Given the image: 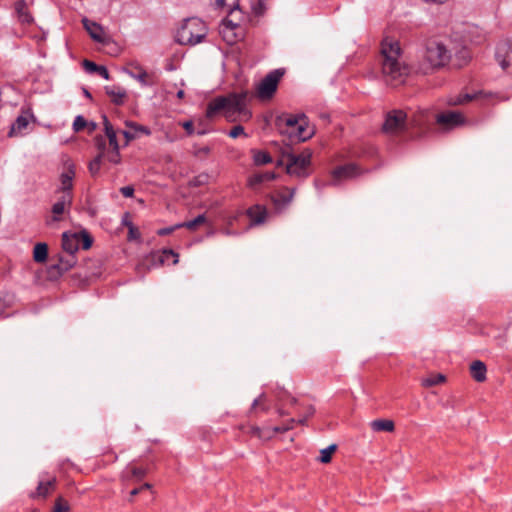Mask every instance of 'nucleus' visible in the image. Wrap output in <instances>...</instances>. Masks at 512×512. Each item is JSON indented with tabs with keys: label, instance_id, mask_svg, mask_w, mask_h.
Listing matches in <instances>:
<instances>
[{
	"label": "nucleus",
	"instance_id": "1",
	"mask_svg": "<svg viewBox=\"0 0 512 512\" xmlns=\"http://www.w3.org/2000/svg\"><path fill=\"white\" fill-rule=\"evenodd\" d=\"M402 50L398 41L385 38L381 43V70L385 81L394 86L404 82L410 73V68L399 58Z\"/></svg>",
	"mask_w": 512,
	"mask_h": 512
},
{
	"label": "nucleus",
	"instance_id": "2",
	"mask_svg": "<svg viewBox=\"0 0 512 512\" xmlns=\"http://www.w3.org/2000/svg\"><path fill=\"white\" fill-rule=\"evenodd\" d=\"M248 100V91L232 92L226 96L216 97L208 104L206 117L213 118L217 113L223 112L227 118L238 115L248 120L252 115L247 108Z\"/></svg>",
	"mask_w": 512,
	"mask_h": 512
},
{
	"label": "nucleus",
	"instance_id": "3",
	"mask_svg": "<svg viewBox=\"0 0 512 512\" xmlns=\"http://www.w3.org/2000/svg\"><path fill=\"white\" fill-rule=\"evenodd\" d=\"M79 239L76 232L66 231L62 234V248L66 256H59L57 263L48 267L49 280H57L63 273L73 268L76 264L75 253L79 250Z\"/></svg>",
	"mask_w": 512,
	"mask_h": 512
},
{
	"label": "nucleus",
	"instance_id": "4",
	"mask_svg": "<svg viewBox=\"0 0 512 512\" xmlns=\"http://www.w3.org/2000/svg\"><path fill=\"white\" fill-rule=\"evenodd\" d=\"M207 35L206 24L197 17L188 18L177 31L176 40L181 45H196Z\"/></svg>",
	"mask_w": 512,
	"mask_h": 512
},
{
	"label": "nucleus",
	"instance_id": "5",
	"mask_svg": "<svg viewBox=\"0 0 512 512\" xmlns=\"http://www.w3.org/2000/svg\"><path fill=\"white\" fill-rule=\"evenodd\" d=\"M283 157L287 158V174L298 178H306L309 176L308 168L311 163L310 152L305 151L300 154H294L288 151H284Z\"/></svg>",
	"mask_w": 512,
	"mask_h": 512
},
{
	"label": "nucleus",
	"instance_id": "6",
	"mask_svg": "<svg viewBox=\"0 0 512 512\" xmlns=\"http://www.w3.org/2000/svg\"><path fill=\"white\" fill-rule=\"evenodd\" d=\"M423 57L424 60L428 63V67L423 69L424 73H427L428 69L444 66L451 58L446 47L442 43L436 41H429L426 44Z\"/></svg>",
	"mask_w": 512,
	"mask_h": 512
},
{
	"label": "nucleus",
	"instance_id": "7",
	"mask_svg": "<svg viewBox=\"0 0 512 512\" xmlns=\"http://www.w3.org/2000/svg\"><path fill=\"white\" fill-rule=\"evenodd\" d=\"M284 69H275L269 72L257 87V96L261 100L271 99L275 94L278 83L284 75Z\"/></svg>",
	"mask_w": 512,
	"mask_h": 512
},
{
	"label": "nucleus",
	"instance_id": "8",
	"mask_svg": "<svg viewBox=\"0 0 512 512\" xmlns=\"http://www.w3.org/2000/svg\"><path fill=\"white\" fill-rule=\"evenodd\" d=\"M407 115L402 110H392L385 116L382 131L385 134H398L407 131Z\"/></svg>",
	"mask_w": 512,
	"mask_h": 512
},
{
	"label": "nucleus",
	"instance_id": "9",
	"mask_svg": "<svg viewBox=\"0 0 512 512\" xmlns=\"http://www.w3.org/2000/svg\"><path fill=\"white\" fill-rule=\"evenodd\" d=\"M361 173L360 168L354 163H348L336 167L332 172L331 185H337V182L342 179H350Z\"/></svg>",
	"mask_w": 512,
	"mask_h": 512
},
{
	"label": "nucleus",
	"instance_id": "10",
	"mask_svg": "<svg viewBox=\"0 0 512 512\" xmlns=\"http://www.w3.org/2000/svg\"><path fill=\"white\" fill-rule=\"evenodd\" d=\"M75 173V165L70 160H67L59 178L61 187L58 190L63 192V195L71 194Z\"/></svg>",
	"mask_w": 512,
	"mask_h": 512
},
{
	"label": "nucleus",
	"instance_id": "11",
	"mask_svg": "<svg viewBox=\"0 0 512 512\" xmlns=\"http://www.w3.org/2000/svg\"><path fill=\"white\" fill-rule=\"evenodd\" d=\"M288 133L292 141L304 142L312 137L314 130L308 126L307 117H303L302 121L294 128V131L292 130Z\"/></svg>",
	"mask_w": 512,
	"mask_h": 512
},
{
	"label": "nucleus",
	"instance_id": "12",
	"mask_svg": "<svg viewBox=\"0 0 512 512\" xmlns=\"http://www.w3.org/2000/svg\"><path fill=\"white\" fill-rule=\"evenodd\" d=\"M436 121L440 125L453 128L462 125L464 123V118L459 112L449 111L447 113H440L436 115Z\"/></svg>",
	"mask_w": 512,
	"mask_h": 512
},
{
	"label": "nucleus",
	"instance_id": "13",
	"mask_svg": "<svg viewBox=\"0 0 512 512\" xmlns=\"http://www.w3.org/2000/svg\"><path fill=\"white\" fill-rule=\"evenodd\" d=\"M82 22L86 31L94 41L102 44L108 42L109 38L104 35L103 28L98 23L90 21L87 18H84Z\"/></svg>",
	"mask_w": 512,
	"mask_h": 512
},
{
	"label": "nucleus",
	"instance_id": "14",
	"mask_svg": "<svg viewBox=\"0 0 512 512\" xmlns=\"http://www.w3.org/2000/svg\"><path fill=\"white\" fill-rule=\"evenodd\" d=\"M495 59L500 67L505 71L512 63V44L505 46H498L495 52Z\"/></svg>",
	"mask_w": 512,
	"mask_h": 512
},
{
	"label": "nucleus",
	"instance_id": "15",
	"mask_svg": "<svg viewBox=\"0 0 512 512\" xmlns=\"http://www.w3.org/2000/svg\"><path fill=\"white\" fill-rule=\"evenodd\" d=\"M170 257H173V265L178 263L179 255L172 249H163L162 252L152 253L149 259L153 265H163Z\"/></svg>",
	"mask_w": 512,
	"mask_h": 512
},
{
	"label": "nucleus",
	"instance_id": "16",
	"mask_svg": "<svg viewBox=\"0 0 512 512\" xmlns=\"http://www.w3.org/2000/svg\"><path fill=\"white\" fill-rule=\"evenodd\" d=\"M276 179V174L273 171H267L263 173H256L252 175L248 180V185L253 190H258V187L264 182H270Z\"/></svg>",
	"mask_w": 512,
	"mask_h": 512
},
{
	"label": "nucleus",
	"instance_id": "17",
	"mask_svg": "<svg viewBox=\"0 0 512 512\" xmlns=\"http://www.w3.org/2000/svg\"><path fill=\"white\" fill-rule=\"evenodd\" d=\"M267 209L262 205H255L247 210V215L251 219L252 224L260 225L265 222L267 217Z\"/></svg>",
	"mask_w": 512,
	"mask_h": 512
},
{
	"label": "nucleus",
	"instance_id": "18",
	"mask_svg": "<svg viewBox=\"0 0 512 512\" xmlns=\"http://www.w3.org/2000/svg\"><path fill=\"white\" fill-rule=\"evenodd\" d=\"M55 484H56L55 477H53L52 479H50L48 481H40L38 483L36 491L32 492L30 494V498H32V499L39 498V497L46 498L49 495L50 490L55 487Z\"/></svg>",
	"mask_w": 512,
	"mask_h": 512
},
{
	"label": "nucleus",
	"instance_id": "19",
	"mask_svg": "<svg viewBox=\"0 0 512 512\" xmlns=\"http://www.w3.org/2000/svg\"><path fill=\"white\" fill-rule=\"evenodd\" d=\"M14 8L17 18L21 23L30 24L33 22V17L28 10V6L25 0L16 1Z\"/></svg>",
	"mask_w": 512,
	"mask_h": 512
},
{
	"label": "nucleus",
	"instance_id": "20",
	"mask_svg": "<svg viewBox=\"0 0 512 512\" xmlns=\"http://www.w3.org/2000/svg\"><path fill=\"white\" fill-rule=\"evenodd\" d=\"M487 368L484 362L480 360L473 361L470 365V373L472 378L477 382L486 380Z\"/></svg>",
	"mask_w": 512,
	"mask_h": 512
},
{
	"label": "nucleus",
	"instance_id": "21",
	"mask_svg": "<svg viewBox=\"0 0 512 512\" xmlns=\"http://www.w3.org/2000/svg\"><path fill=\"white\" fill-rule=\"evenodd\" d=\"M105 92L112 98V102L115 105H122L124 98L126 97V90L120 86H106Z\"/></svg>",
	"mask_w": 512,
	"mask_h": 512
},
{
	"label": "nucleus",
	"instance_id": "22",
	"mask_svg": "<svg viewBox=\"0 0 512 512\" xmlns=\"http://www.w3.org/2000/svg\"><path fill=\"white\" fill-rule=\"evenodd\" d=\"M29 124L28 116L19 115L15 121L12 123L8 136L14 137L17 135H21L22 132L27 128Z\"/></svg>",
	"mask_w": 512,
	"mask_h": 512
},
{
	"label": "nucleus",
	"instance_id": "23",
	"mask_svg": "<svg viewBox=\"0 0 512 512\" xmlns=\"http://www.w3.org/2000/svg\"><path fill=\"white\" fill-rule=\"evenodd\" d=\"M288 190V188H286ZM295 189H289V194L286 195L282 192H278L276 195H269L270 201L273 203V205L279 209L282 206H285L289 204L294 196Z\"/></svg>",
	"mask_w": 512,
	"mask_h": 512
},
{
	"label": "nucleus",
	"instance_id": "24",
	"mask_svg": "<svg viewBox=\"0 0 512 512\" xmlns=\"http://www.w3.org/2000/svg\"><path fill=\"white\" fill-rule=\"evenodd\" d=\"M102 119H103L105 135L108 138L109 145L115 149L119 148L116 131L114 130L113 125L110 123V121L106 115H102Z\"/></svg>",
	"mask_w": 512,
	"mask_h": 512
},
{
	"label": "nucleus",
	"instance_id": "25",
	"mask_svg": "<svg viewBox=\"0 0 512 512\" xmlns=\"http://www.w3.org/2000/svg\"><path fill=\"white\" fill-rule=\"evenodd\" d=\"M83 67H84L85 71L88 73H91V74L97 73L106 80H108L110 78L109 71L107 70V68L102 65H97L93 61H90L87 59L84 60Z\"/></svg>",
	"mask_w": 512,
	"mask_h": 512
},
{
	"label": "nucleus",
	"instance_id": "26",
	"mask_svg": "<svg viewBox=\"0 0 512 512\" xmlns=\"http://www.w3.org/2000/svg\"><path fill=\"white\" fill-rule=\"evenodd\" d=\"M472 56L467 47H461L459 50L455 52L454 55V65L458 68H461L469 63Z\"/></svg>",
	"mask_w": 512,
	"mask_h": 512
},
{
	"label": "nucleus",
	"instance_id": "27",
	"mask_svg": "<svg viewBox=\"0 0 512 512\" xmlns=\"http://www.w3.org/2000/svg\"><path fill=\"white\" fill-rule=\"evenodd\" d=\"M370 425L375 432H393L395 429L394 422L389 419H376L372 421Z\"/></svg>",
	"mask_w": 512,
	"mask_h": 512
},
{
	"label": "nucleus",
	"instance_id": "28",
	"mask_svg": "<svg viewBox=\"0 0 512 512\" xmlns=\"http://www.w3.org/2000/svg\"><path fill=\"white\" fill-rule=\"evenodd\" d=\"M72 202V195L67 194L63 195L56 203L52 206V213L54 214L53 220L58 221L59 218L58 215H61L64 212L66 203L71 204Z\"/></svg>",
	"mask_w": 512,
	"mask_h": 512
},
{
	"label": "nucleus",
	"instance_id": "29",
	"mask_svg": "<svg viewBox=\"0 0 512 512\" xmlns=\"http://www.w3.org/2000/svg\"><path fill=\"white\" fill-rule=\"evenodd\" d=\"M146 473L147 471L145 468L130 466L126 468L125 478L127 480L138 482L145 477Z\"/></svg>",
	"mask_w": 512,
	"mask_h": 512
},
{
	"label": "nucleus",
	"instance_id": "30",
	"mask_svg": "<svg viewBox=\"0 0 512 512\" xmlns=\"http://www.w3.org/2000/svg\"><path fill=\"white\" fill-rule=\"evenodd\" d=\"M48 257V245L44 242L37 243L33 249V259L37 263H43Z\"/></svg>",
	"mask_w": 512,
	"mask_h": 512
},
{
	"label": "nucleus",
	"instance_id": "31",
	"mask_svg": "<svg viewBox=\"0 0 512 512\" xmlns=\"http://www.w3.org/2000/svg\"><path fill=\"white\" fill-rule=\"evenodd\" d=\"M253 153V162L255 165H265L272 162V157L266 151L255 150L251 151Z\"/></svg>",
	"mask_w": 512,
	"mask_h": 512
},
{
	"label": "nucleus",
	"instance_id": "32",
	"mask_svg": "<svg viewBox=\"0 0 512 512\" xmlns=\"http://www.w3.org/2000/svg\"><path fill=\"white\" fill-rule=\"evenodd\" d=\"M306 117L304 114L300 115H289L286 117H280L279 121L284 122L287 127V133L289 131H294V128L302 121V118Z\"/></svg>",
	"mask_w": 512,
	"mask_h": 512
},
{
	"label": "nucleus",
	"instance_id": "33",
	"mask_svg": "<svg viewBox=\"0 0 512 512\" xmlns=\"http://www.w3.org/2000/svg\"><path fill=\"white\" fill-rule=\"evenodd\" d=\"M77 233V237L79 239V246L82 247L84 250H88L91 248L93 244V238L90 235V233L86 229H82Z\"/></svg>",
	"mask_w": 512,
	"mask_h": 512
},
{
	"label": "nucleus",
	"instance_id": "34",
	"mask_svg": "<svg viewBox=\"0 0 512 512\" xmlns=\"http://www.w3.org/2000/svg\"><path fill=\"white\" fill-rule=\"evenodd\" d=\"M238 27H239V25L234 23L232 20H230L228 18L223 19L221 33L223 35L224 40L230 44H233L234 39H228V37L226 36V31L233 32L234 29H236Z\"/></svg>",
	"mask_w": 512,
	"mask_h": 512
},
{
	"label": "nucleus",
	"instance_id": "35",
	"mask_svg": "<svg viewBox=\"0 0 512 512\" xmlns=\"http://www.w3.org/2000/svg\"><path fill=\"white\" fill-rule=\"evenodd\" d=\"M205 222H206V217L204 214H201V215H198L193 220L176 224V227H181V228L185 227L189 230H195L199 225L204 224Z\"/></svg>",
	"mask_w": 512,
	"mask_h": 512
},
{
	"label": "nucleus",
	"instance_id": "36",
	"mask_svg": "<svg viewBox=\"0 0 512 512\" xmlns=\"http://www.w3.org/2000/svg\"><path fill=\"white\" fill-rule=\"evenodd\" d=\"M336 449H337L336 444H331L328 447L322 449L320 451L319 461L321 463H329L331 461L332 454L336 451Z\"/></svg>",
	"mask_w": 512,
	"mask_h": 512
},
{
	"label": "nucleus",
	"instance_id": "37",
	"mask_svg": "<svg viewBox=\"0 0 512 512\" xmlns=\"http://www.w3.org/2000/svg\"><path fill=\"white\" fill-rule=\"evenodd\" d=\"M103 157V153H99L92 161H90L88 169L92 176L99 173Z\"/></svg>",
	"mask_w": 512,
	"mask_h": 512
},
{
	"label": "nucleus",
	"instance_id": "38",
	"mask_svg": "<svg viewBox=\"0 0 512 512\" xmlns=\"http://www.w3.org/2000/svg\"><path fill=\"white\" fill-rule=\"evenodd\" d=\"M445 381V376L443 374L432 375L423 380L422 385L425 387H432L438 385Z\"/></svg>",
	"mask_w": 512,
	"mask_h": 512
},
{
	"label": "nucleus",
	"instance_id": "39",
	"mask_svg": "<svg viewBox=\"0 0 512 512\" xmlns=\"http://www.w3.org/2000/svg\"><path fill=\"white\" fill-rule=\"evenodd\" d=\"M208 180H209V175L202 173V174L195 176L190 181V185L193 187H200V186L206 185L208 183Z\"/></svg>",
	"mask_w": 512,
	"mask_h": 512
},
{
	"label": "nucleus",
	"instance_id": "40",
	"mask_svg": "<svg viewBox=\"0 0 512 512\" xmlns=\"http://www.w3.org/2000/svg\"><path fill=\"white\" fill-rule=\"evenodd\" d=\"M137 69L139 70V73L138 74L130 73L131 77L138 80L144 86L150 85V83H148V81H147V77H148L147 72L140 66H138Z\"/></svg>",
	"mask_w": 512,
	"mask_h": 512
},
{
	"label": "nucleus",
	"instance_id": "41",
	"mask_svg": "<svg viewBox=\"0 0 512 512\" xmlns=\"http://www.w3.org/2000/svg\"><path fill=\"white\" fill-rule=\"evenodd\" d=\"M68 511H69L68 503L62 497L57 498L52 512H68Z\"/></svg>",
	"mask_w": 512,
	"mask_h": 512
},
{
	"label": "nucleus",
	"instance_id": "42",
	"mask_svg": "<svg viewBox=\"0 0 512 512\" xmlns=\"http://www.w3.org/2000/svg\"><path fill=\"white\" fill-rule=\"evenodd\" d=\"M87 125H88V121L82 115H78L74 119L73 129L75 132H79V131L83 130Z\"/></svg>",
	"mask_w": 512,
	"mask_h": 512
},
{
	"label": "nucleus",
	"instance_id": "43",
	"mask_svg": "<svg viewBox=\"0 0 512 512\" xmlns=\"http://www.w3.org/2000/svg\"><path fill=\"white\" fill-rule=\"evenodd\" d=\"M226 5V0H215V8L222 9ZM231 8L229 13H233L235 10H239V0H233L230 4Z\"/></svg>",
	"mask_w": 512,
	"mask_h": 512
},
{
	"label": "nucleus",
	"instance_id": "44",
	"mask_svg": "<svg viewBox=\"0 0 512 512\" xmlns=\"http://www.w3.org/2000/svg\"><path fill=\"white\" fill-rule=\"evenodd\" d=\"M475 98H476V94H469V93L461 94L454 100L453 104L454 105L465 104V103L472 101Z\"/></svg>",
	"mask_w": 512,
	"mask_h": 512
},
{
	"label": "nucleus",
	"instance_id": "45",
	"mask_svg": "<svg viewBox=\"0 0 512 512\" xmlns=\"http://www.w3.org/2000/svg\"><path fill=\"white\" fill-rule=\"evenodd\" d=\"M126 125L136 132H141L145 135L151 134V130L147 126H143V125L137 124L135 122H127Z\"/></svg>",
	"mask_w": 512,
	"mask_h": 512
},
{
	"label": "nucleus",
	"instance_id": "46",
	"mask_svg": "<svg viewBox=\"0 0 512 512\" xmlns=\"http://www.w3.org/2000/svg\"><path fill=\"white\" fill-rule=\"evenodd\" d=\"M276 397L279 401H283L284 399L286 398H290V402L292 405H296L298 400L291 396L287 391H285L284 389H280L278 392H276Z\"/></svg>",
	"mask_w": 512,
	"mask_h": 512
},
{
	"label": "nucleus",
	"instance_id": "47",
	"mask_svg": "<svg viewBox=\"0 0 512 512\" xmlns=\"http://www.w3.org/2000/svg\"><path fill=\"white\" fill-rule=\"evenodd\" d=\"M295 422H296V421H295V419H293V418H292V419H290V420L288 421V424H284V425H282V426H275V427H272V430H273L274 435H275L276 433H283V432H286V431H288V430L292 429V428H293V424H294Z\"/></svg>",
	"mask_w": 512,
	"mask_h": 512
},
{
	"label": "nucleus",
	"instance_id": "48",
	"mask_svg": "<svg viewBox=\"0 0 512 512\" xmlns=\"http://www.w3.org/2000/svg\"><path fill=\"white\" fill-rule=\"evenodd\" d=\"M94 143H95V146L97 147V149L99 150V153H103V155H104L105 154V150H106V140H105V138L102 135H97L94 138Z\"/></svg>",
	"mask_w": 512,
	"mask_h": 512
},
{
	"label": "nucleus",
	"instance_id": "49",
	"mask_svg": "<svg viewBox=\"0 0 512 512\" xmlns=\"http://www.w3.org/2000/svg\"><path fill=\"white\" fill-rule=\"evenodd\" d=\"M107 159L109 162H111L113 164H119L121 161L119 148H116V149L112 148V151L107 154Z\"/></svg>",
	"mask_w": 512,
	"mask_h": 512
},
{
	"label": "nucleus",
	"instance_id": "50",
	"mask_svg": "<svg viewBox=\"0 0 512 512\" xmlns=\"http://www.w3.org/2000/svg\"><path fill=\"white\" fill-rule=\"evenodd\" d=\"M139 238H140L139 230L133 225L132 222H129L128 239L129 240H137Z\"/></svg>",
	"mask_w": 512,
	"mask_h": 512
},
{
	"label": "nucleus",
	"instance_id": "51",
	"mask_svg": "<svg viewBox=\"0 0 512 512\" xmlns=\"http://www.w3.org/2000/svg\"><path fill=\"white\" fill-rule=\"evenodd\" d=\"M274 436L272 428H261V433L259 434V439L261 440H269Z\"/></svg>",
	"mask_w": 512,
	"mask_h": 512
},
{
	"label": "nucleus",
	"instance_id": "52",
	"mask_svg": "<svg viewBox=\"0 0 512 512\" xmlns=\"http://www.w3.org/2000/svg\"><path fill=\"white\" fill-rule=\"evenodd\" d=\"M242 134L245 135V132H244V128L241 125L234 126L229 132V136L231 138H237L239 135H242Z\"/></svg>",
	"mask_w": 512,
	"mask_h": 512
},
{
	"label": "nucleus",
	"instance_id": "53",
	"mask_svg": "<svg viewBox=\"0 0 512 512\" xmlns=\"http://www.w3.org/2000/svg\"><path fill=\"white\" fill-rule=\"evenodd\" d=\"M134 191L135 189L131 185L124 186L120 189L121 194L126 198L132 197L134 195Z\"/></svg>",
	"mask_w": 512,
	"mask_h": 512
},
{
	"label": "nucleus",
	"instance_id": "54",
	"mask_svg": "<svg viewBox=\"0 0 512 512\" xmlns=\"http://www.w3.org/2000/svg\"><path fill=\"white\" fill-rule=\"evenodd\" d=\"M211 149L209 146L199 147L195 150L194 154L196 157L207 156L210 153Z\"/></svg>",
	"mask_w": 512,
	"mask_h": 512
},
{
	"label": "nucleus",
	"instance_id": "55",
	"mask_svg": "<svg viewBox=\"0 0 512 512\" xmlns=\"http://www.w3.org/2000/svg\"><path fill=\"white\" fill-rule=\"evenodd\" d=\"M178 228L179 227H176V225L170 226V227H164V228L159 229L157 231V234L160 235V236L169 235V234H171L172 232H174Z\"/></svg>",
	"mask_w": 512,
	"mask_h": 512
},
{
	"label": "nucleus",
	"instance_id": "56",
	"mask_svg": "<svg viewBox=\"0 0 512 512\" xmlns=\"http://www.w3.org/2000/svg\"><path fill=\"white\" fill-rule=\"evenodd\" d=\"M182 127L185 129L188 135H192L196 132L192 121L183 122Z\"/></svg>",
	"mask_w": 512,
	"mask_h": 512
},
{
	"label": "nucleus",
	"instance_id": "57",
	"mask_svg": "<svg viewBox=\"0 0 512 512\" xmlns=\"http://www.w3.org/2000/svg\"><path fill=\"white\" fill-rule=\"evenodd\" d=\"M266 399V395L265 393H262L258 398H256L252 405H251V410L250 412H252L260 403H262L264 400Z\"/></svg>",
	"mask_w": 512,
	"mask_h": 512
},
{
	"label": "nucleus",
	"instance_id": "58",
	"mask_svg": "<svg viewBox=\"0 0 512 512\" xmlns=\"http://www.w3.org/2000/svg\"><path fill=\"white\" fill-rule=\"evenodd\" d=\"M247 433L258 438L261 433V428L258 426H250L248 427Z\"/></svg>",
	"mask_w": 512,
	"mask_h": 512
},
{
	"label": "nucleus",
	"instance_id": "59",
	"mask_svg": "<svg viewBox=\"0 0 512 512\" xmlns=\"http://www.w3.org/2000/svg\"><path fill=\"white\" fill-rule=\"evenodd\" d=\"M209 131H210L209 129H207L203 126V122L200 121L198 124V128L196 130V133L201 136V135H205V134L209 133Z\"/></svg>",
	"mask_w": 512,
	"mask_h": 512
},
{
	"label": "nucleus",
	"instance_id": "60",
	"mask_svg": "<svg viewBox=\"0 0 512 512\" xmlns=\"http://www.w3.org/2000/svg\"><path fill=\"white\" fill-rule=\"evenodd\" d=\"M122 134H123V136L126 139V144H128L130 141H132L133 139L136 138V135L134 133L129 132V131H123Z\"/></svg>",
	"mask_w": 512,
	"mask_h": 512
},
{
	"label": "nucleus",
	"instance_id": "61",
	"mask_svg": "<svg viewBox=\"0 0 512 512\" xmlns=\"http://www.w3.org/2000/svg\"><path fill=\"white\" fill-rule=\"evenodd\" d=\"M140 492H142V488H134L133 490H131L130 492V497L128 499V501L132 502L133 501V497L138 495Z\"/></svg>",
	"mask_w": 512,
	"mask_h": 512
},
{
	"label": "nucleus",
	"instance_id": "62",
	"mask_svg": "<svg viewBox=\"0 0 512 512\" xmlns=\"http://www.w3.org/2000/svg\"><path fill=\"white\" fill-rule=\"evenodd\" d=\"M315 411H316V410H315V407H314V406H312V405H309V406L307 407L305 417H307V418L311 417L312 415H314Z\"/></svg>",
	"mask_w": 512,
	"mask_h": 512
},
{
	"label": "nucleus",
	"instance_id": "63",
	"mask_svg": "<svg viewBox=\"0 0 512 512\" xmlns=\"http://www.w3.org/2000/svg\"><path fill=\"white\" fill-rule=\"evenodd\" d=\"M129 222H131V221H130V215H129V213H125V214L123 215V217H122V224H123L124 226H127V227L129 228Z\"/></svg>",
	"mask_w": 512,
	"mask_h": 512
},
{
	"label": "nucleus",
	"instance_id": "64",
	"mask_svg": "<svg viewBox=\"0 0 512 512\" xmlns=\"http://www.w3.org/2000/svg\"><path fill=\"white\" fill-rule=\"evenodd\" d=\"M89 129V132H93L97 128V124L95 122H88V125L86 126Z\"/></svg>",
	"mask_w": 512,
	"mask_h": 512
}]
</instances>
